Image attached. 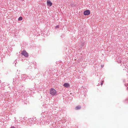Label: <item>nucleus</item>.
Masks as SVG:
<instances>
[{"mask_svg":"<svg viewBox=\"0 0 128 128\" xmlns=\"http://www.w3.org/2000/svg\"><path fill=\"white\" fill-rule=\"evenodd\" d=\"M50 94L51 95L54 96L56 94L57 92L56 90L53 88H51L50 91Z\"/></svg>","mask_w":128,"mask_h":128,"instance_id":"nucleus-1","label":"nucleus"},{"mask_svg":"<svg viewBox=\"0 0 128 128\" xmlns=\"http://www.w3.org/2000/svg\"><path fill=\"white\" fill-rule=\"evenodd\" d=\"M21 54L26 57H28V54L25 50L22 51Z\"/></svg>","mask_w":128,"mask_h":128,"instance_id":"nucleus-2","label":"nucleus"},{"mask_svg":"<svg viewBox=\"0 0 128 128\" xmlns=\"http://www.w3.org/2000/svg\"><path fill=\"white\" fill-rule=\"evenodd\" d=\"M47 4L48 6H51L52 4V3L50 0H47Z\"/></svg>","mask_w":128,"mask_h":128,"instance_id":"nucleus-3","label":"nucleus"},{"mask_svg":"<svg viewBox=\"0 0 128 128\" xmlns=\"http://www.w3.org/2000/svg\"><path fill=\"white\" fill-rule=\"evenodd\" d=\"M90 13V12L89 10H86L84 12V14L85 15H89Z\"/></svg>","mask_w":128,"mask_h":128,"instance_id":"nucleus-4","label":"nucleus"},{"mask_svg":"<svg viewBox=\"0 0 128 128\" xmlns=\"http://www.w3.org/2000/svg\"><path fill=\"white\" fill-rule=\"evenodd\" d=\"M63 86L65 87L68 88L70 87V86L69 84L68 83H65L64 84Z\"/></svg>","mask_w":128,"mask_h":128,"instance_id":"nucleus-5","label":"nucleus"},{"mask_svg":"<svg viewBox=\"0 0 128 128\" xmlns=\"http://www.w3.org/2000/svg\"><path fill=\"white\" fill-rule=\"evenodd\" d=\"M81 108V106H76L75 108V109L76 110H78L80 109Z\"/></svg>","mask_w":128,"mask_h":128,"instance_id":"nucleus-6","label":"nucleus"},{"mask_svg":"<svg viewBox=\"0 0 128 128\" xmlns=\"http://www.w3.org/2000/svg\"><path fill=\"white\" fill-rule=\"evenodd\" d=\"M22 17L20 16L18 18V20L20 21L22 20Z\"/></svg>","mask_w":128,"mask_h":128,"instance_id":"nucleus-7","label":"nucleus"},{"mask_svg":"<svg viewBox=\"0 0 128 128\" xmlns=\"http://www.w3.org/2000/svg\"><path fill=\"white\" fill-rule=\"evenodd\" d=\"M60 27V26H59V25H58V26H57L56 27V28H59Z\"/></svg>","mask_w":128,"mask_h":128,"instance_id":"nucleus-8","label":"nucleus"},{"mask_svg":"<svg viewBox=\"0 0 128 128\" xmlns=\"http://www.w3.org/2000/svg\"><path fill=\"white\" fill-rule=\"evenodd\" d=\"M10 128H16L14 126H12Z\"/></svg>","mask_w":128,"mask_h":128,"instance_id":"nucleus-9","label":"nucleus"},{"mask_svg":"<svg viewBox=\"0 0 128 128\" xmlns=\"http://www.w3.org/2000/svg\"><path fill=\"white\" fill-rule=\"evenodd\" d=\"M122 62V61H121V60H120V63H121Z\"/></svg>","mask_w":128,"mask_h":128,"instance_id":"nucleus-10","label":"nucleus"},{"mask_svg":"<svg viewBox=\"0 0 128 128\" xmlns=\"http://www.w3.org/2000/svg\"><path fill=\"white\" fill-rule=\"evenodd\" d=\"M101 85H102V84H103L102 83H101Z\"/></svg>","mask_w":128,"mask_h":128,"instance_id":"nucleus-11","label":"nucleus"},{"mask_svg":"<svg viewBox=\"0 0 128 128\" xmlns=\"http://www.w3.org/2000/svg\"><path fill=\"white\" fill-rule=\"evenodd\" d=\"M22 0V1H24V0Z\"/></svg>","mask_w":128,"mask_h":128,"instance_id":"nucleus-12","label":"nucleus"}]
</instances>
